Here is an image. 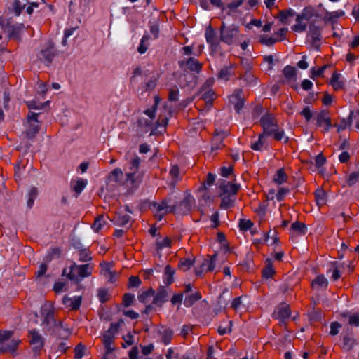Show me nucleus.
I'll return each instance as SVG.
<instances>
[{"instance_id":"8fccbe9b","label":"nucleus","mask_w":359,"mask_h":359,"mask_svg":"<svg viewBox=\"0 0 359 359\" xmlns=\"http://www.w3.org/2000/svg\"><path fill=\"white\" fill-rule=\"evenodd\" d=\"M294 15H295L294 11L292 9H290V8L288 10L280 11V13H279L280 20L281 21L282 23L286 24L287 18L289 17L293 16Z\"/></svg>"},{"instance_id":"ea45409f","label":"nucleus","mask_w":359,"mask_h":359,"mask_svg":"<svg viewBox=\"0 0 359 359\" xmlns=\"http://www.w3.org/2000/svg\"><path fill=\"white\" fill-rule=\"evenodd\" d=\"M171 247V240L168 237H165L163 239L157 238L156 241V251L159 253L160 251L165 248H170Z\"/></svg>"},{"instance_id":"c9c22d12","label":"nucleus","mask_w":359,"mask_h":359,"mask_svg":"<svg viewBox=\"0 0 359 359\" xmlns=\"http://www.w3.org/2000/svg\"><path fill=\"white\" fill-rule=\"evenodd\" d=\"M353 114V111H351L349 116L347 119L343 118L341 120V123L339 124L334 123L333 124V127L337 128V132L339 133L341 130H345L348 126H351L352 122V116Z\"/></svg>"},{"instance_id":"6ab92c4d","label":"nucleus","mask_w":359,"mask_h":359,"mask_svg":"<svg viewBox=\"0 0 359 359\" xmlns=\"http://www.w3.org/2000/svg\"><path fill=\"white\" fill-rule=\"evenodd\" d=\"M342 344L341 348L345 351H350L355 344V339L351 331L344 332L341 336Z\"/></svg>"},{"instance_id":"f704fd0d","label":"nucleus","mask_w":359,"mask_h":359,"mask_svg":"<svg viewBox=\"0 0 359 359\" xmlns=\"http://www.w3.org/2000/svg\"><path fill=\"white\" fill-rule=\"evenodd\" d=\"M328 285V281L323 275L318 276L311 283L313 288L323 287L326 289Z\"/></svg>"},{"instance_id":"13d9d810","label":"nucleus","mask_w":359,"mask_h":359,"mask_svg":"<svg viewBox=\"0 0 359 359\" xmlns=\"http://www.w3.org/2000/svg\"><path fill=\"white\" fill-rule=\"evenodd\" d=\"M278 41V40L277 39H275L273 37H268L267 36H262L259 41L262 45H266L267 46H272Z\"/></svg>"},{"instance_id":"603ef678","label":"nucleus","mask_w":359,"mask_h":359,"mask_svg":"<svg viewBox=\"0 0 359 359\" xmlns=\"http://www.w3.org/2000/svg\"><path fill=\"white\" fill-rule=\"evenodd\" d=\"M135 300V295L132 293H125L123 296L122 304L124 307L130 306Z\"/></svg>"},{"instance_id":"69168bd1","label":"nucleus","mask_w":359,"mask_h":359,"mask_svg":"<svg viewBox=\"0 0 359 359\" xmlns=\"http://www.w3.org/2000/svg\"><path fill=\"white\" fill-rule=\"evenodd\" d=\"M142 283L140 278L138 276H130L128 279V287H138Z\"/></svg>"},{"instance_id":"7c9ffc66","label":"nucleus","mask_w":359,"mask_h":359,"mask_svg":"<svg viewBox=\"0 0 359 359\" xmlns=\"http://www.w3.org/2000/svg\"><path fill=\"white\" fill-rule=\"evenodd\" d=\"M175 273V270L170 265H167L165 267L164 275H163V278H164L163 281H164V283L167 286H169L174 282Z\"/></svg>"},{"instance_id":"a19ab883","label":"nucleus","mask_w":359,"mask_h":359,"mask_svg":"<svg viewBox=\"0 0 359 359\" xmlns=\"http://www.w3.org/2000/svg\"><path fill=\"white\" fill-rule=\"evenodd\" d=\"M154 294L155 290L151 287L149 290L144 291L141 294H140L137 298L140 302L143 304H147L150 298L154 297Z\"/></svg>"},{"instance_id":"9b49d317","label":"nucleus","mask_w":359,"mask_h":359,"mask_svg":"<svg viewBox=\"0 0 359 359\" xmlns=\"http://www.w3.org/2000/svg\"><path fill=\"white\" fill-rule=\"evenodd\" d=\"M194 198L190 195L186 196L180 203H175L173 205L176 207V212L182 215H187L190 212Z\"/></svg>"},{"instance_id":"b1692460","label":"nucleus","mask_w":359,"mask_h":359,"mask_svg":"<svg viewBox=\"0 0 359 359\" xmlns=\"http://www.w3.org/2000/svg\"><path fill=\"white\" fill-rule=\"evenodd\" d=\"M151 206L156 209L158 212H161L162 210H165V213H175L176 212V207H175L173 204L168 205L165 199L162 200L161 203L154 202L151 204Z\"/></svg>"},{"instance_id":"de8ad7c7","label":"nucleus","mask_w":359,"mask_h":359,"mask_svg":"<svg viewBox=\"0 0 359 359\" xmlns=\"http://www.w3.org/2000/svg\"><path fill=\"white\" fill-rule=\"evenodd\" d=\"M87 184V180L81 179L75 182L72 185V189L76 193L77 196L79 195Z\"/></svg>"},{"instance_id":"f8f14e48","label":"nucleus","mask_w":359,"mask_h":359,"mask_svg":"<svg viewBox=\"0 0 359 359\" xmlns=\"http://www.w3.org/2000/svg\"><path fill=\"white\" fill-rule=\"evenodd\" d=\"M240 185L233 184L224 180H221L219 184V188L221 190L222 195H230L236 196L240 189Z\"/></svg>"},{"instance_id":"a878e982","label":"nucleus","mask_w":359,"mask_h":359,"mask_svg":"<svg viewBox=\"0 0 359 359\" xmlns=\"http://www.w3.org/2000/svg\"><path fill=\"white\" fill-rule=\"evenodd\" d=\"M126 180L129 182L133 188H137L142 182V176L137 175L135 171L130 172L126 174Z\"/></svg>"},{"instance_id":"680f3d73","label":"nucleus","mask_w":359,"mask_h":359,"mask_svg":"<svg viewBox=\"0 0 359 359\" xmlns=\"http://www.w3.org/2000/svg\"><path fill=\"white\" fill-rule=\"evenodd\" d=\"M59 334H57V332H56V329L55 327H54L53 329V334L57 338H60V339H66L68 338L69 335V330L68 329H66V328H64L63 327V325H62V329L60 330V331L59 332Z\"/></svg>"},{"instance_id":"39448f33","label":"nucleus","mask_w":359,"mask_h":359,"mask_svg":"<svg viewBox=\"0 0 359 359\" xmlns=\"http://www.w3.org/2000/svg\"><path fill=\"white\" fill-rule=\"evenodd\" d=\"M74 269H77L79 276L82 278L88 277L92 274L93 266L90 264L76 265L74 262L70 266V271L67 274V278L75 283H79V279L74 273Z\"/></svg>"},{"instance_id":"e2e57ef3","label":"nucleus","mask_w":359,"mask_h":359,"mask_svg":"<svg viewBox=\"0 0 359 359\" xmlns=\"http://www.w3.org/2000/svg\"><path fill=\"white\" fill-rule=\"evenodd\" d=\"M123 323V320L120 319L117 323H111L107 332L115 335L118 332L120 326Z\"/></svg>"},{"instance_id":"864d4df0","label":"nucleus","mask_w":359,"mask_h":359,"mask_svg":"<svg viewBox=\"0 0 359 359\" xmlns=\"http://www.w3.org/2000/svg\"><path fill=\"white\" fill-rule=\"evenodd\" d=\"M13 12L16 16H19L25 7V4H22L20 0H14L13 3Z\"/></svg>"},{"instance_id":"6e6552de","label":"nucleus","mask_w":359,"mask_h":359,"mask_svg":"<svg viewBox=\"0 0 359 359\" xmlns=\"http://www.w3.org/2000/svg\"><path fill=\"white\" fill-rule=\"evenodd\" d=\"M43 323L49 326L50 328L55 327L57 334H60L59 332L62 329V321H57L54 317V310L48 309L43 311Z\"/></svg>"},{"instance_id":"423d86ee","label":"nucleus","mask_w":359,"mask_h":359,"mask_svg":"<svg viewBox=\"0 0 359 359\" xmlns=\"http://www.w3.org/2000/svg\"><path fill=\"white\" fill-rule=\"evenodd\" d=\"M313 9L311 8H305L300 14H298L296 18L297 24L292 27L293 31L302 32L306 30V24L302 22L303 20L310 21L313 16Z\"/></svg>"},{"instance_id":"49530a36","label":"nucleus","mask_w":359,"mask_h":359,"mask_svg":"<svg viewBox=\"0 0 359 359\" xmlns=\"http://www.w3.org/2000/svg\"><path fill=\"white\" fill-rule=\"evenodd\" d=\"M201 98L207 104L212 105V102L215 98V93L212 89L205 90L203 93Z\"/></svg>"},{"instance_id":"4d7b16f0","label":"nucleus","mask_w":359,"mask_h":359,"mask_svg":"<svg viewBox=\"0 0 359 359\" xmlns=\"http://www.w3.org/2000/svg\"><path fill=\"white\" fill-rule=\"evenodd\" d=\"M180 90L177 86L169 89L168 100L170 102H175L178 100Z\"/></svg>"},{"instance_id":"bf43d9fd","label":"nucleus","mask_w":359,"mask_h":359,"mask_svg":"<svg viewBox=\"0 0 359 359\" xmlns=\"http://www.w3.org/2000/svg\"><path fill=\"white\" fill-rule=\"evenodd\" d=\"M252 226L253 223L251 220H245L244 219L240 220L238 225L240 230L243 231H247L250 229Z\"/></svg>"},{"instance_id":"5fc2aeb1","label":"nucleus","mask_w":359,"mask_h":359,"mask_svg":"<svg viewBox=\"0 0 359 359\" xmlns=\"http://www.w3.org/2000/svg\"><path fill=\"white\" fill-rule=\"evenodd\" d=\"M332 278L334 281L339 280L341 278V273L339 271V264L338 262H334L332 263Z\"/></svg>"},{"instance_id":"f03ea898","label":"nucleus","mask_w":359,"mask_h":359,"mask_svg":"<svg viewBox=\"0 0 359 359\" xmlns=\"http://www.w3.org/2000/svg\"><path fill=\"white\" fill-rule=\"evenodd\" d=\"M41 113L29 111L27 115L26 130L25 134L28 139H33L39 132L41 128V122L39 117Z\"/></svg>"},{"instance_id":"79ce46f5","label":"nucleus","mask_w":359,"mask_h":359,"mask_svg":"<svg viewBox=\"0 0 359 359\" xmlns=\"http://www.w3.org/2000/svg\"><path fill=\"white\" fill-rule=\"evenodd\" d=\"M131 220V217L126 214L118 213L115 218V224L118 226H126Z\"/></svg>"},{"instance_id":"58836bf2","label":"nucleus","mask_w":359,"mask_h":359,"mask_svg":"<svg viewBox=\"0 0 359 359\" xmlns=\"http://www.w3.org/2000/svg\"><path fill=\"white\" fill-rule=\"evenodd\" d=\"M290 229L297 232L300 235H305L307 232V227L303 222L296 221L291 224Z\"/></svg>"},{"instance_id":"2eb2a0df","label":"nucleus","mask_w":359,"mask_h":359,"mask_svg":"<svg viewBox=\"0 0 359 359\" xmlns=\"http://www.w3.org/2000/svg\"><path fill=\"white\" fill-rule=\"evenodd\" d=\"M316 125L318 127L325 126L324 128V132L327 133L330 130L331 128L333 127V125L331 122V118L329 116V112L327 110H321L316 116Z\"/></svg>"},{"instance_id":"473e14b6","label":"nucleus","mask_w":359,"mask_h":359,"mask_svg":"<svg viewBox=\"0 0 359 359\" xmlns=\"http://www.w3.org/2000/svg\"><path fill=\"white\" fill-rule=\"evenodd\" d=\"M123 179V172L121 168H115L111 172H109L107 180L109 182H114L116 183H120L122 182Z\"/></svg>"},{"instance_id":"412c9836","label":"nucleus","mask_w":359,"mask_h":359,"mask_svg":"<svg viewBox=\"0 0 359 359\" xmlns=\"http://www.w3.org/2000/svg\"><path fill=\"white\" fill-rule=\"evenodd\" d=\"M29 342L34 346V349L35 351H40L43 346V341L41 335L35 330H33L29 332Z\"/></svg>"},{"instance_id":"3c124183","label":"nucleus","mask_w":359,"mask_h":359,"mask_svg":"<svg viewBox=\"0 0 359 359\" xmlns=\"http://www.w3.org/2000/svg\"><path fill=\"white\" fill-rule=\"evenodd\" d=\"M48 104V102L44 103H39L36 101H27L26 105L29 110H38L44 108Z\"/></svg>"},{"instance_id":"7ed1b4c3","label":"nucleus","mask_w":359,"mask_h":359,"mask_svg":"<svg viewBox=\"0 0 359 359\" xmlns=\"http://www.w3.org/2000/svg\"><path fill=\"white\" fill-rule=\"evenodd\" d=\"M219 32L220 41L226 44L231 45L235 42L240 31L238 25L232 24L229 26H226L225 23L222 22Z\"/></svg>"},{"instance_id":"0eeeda50","label":"nucleus","mask_w":359,"mask_h":359,"mask_svg":"<svg viewBox=\"0 0 359 359\" xmlns=\"http://www.w3.org/2000/svg\"><path fill=\"white\" fill-rule=\"evenodd\" d=\"M309 29L308 36L311 38V44L316 50H319L320 44L318 42L322 39V27L316 25L314 21H310Z\"/></svg>"},{"instance_id":"c756f323","label":"nucleus","mask_w":359,"mask_h":359,"mask_svg":"<svg viewBox=\"0 0 359 359\" xmlns=\"http://www.w3.org/2000/svg\"><path fill=\"white\" fill-rule=\"evenodd\" d=\"M266 264L262 269V274L264 278L268 279L272 278L276 273V271L273 266V262L270 259H266Z\"/></svg>"},{"instance_id":"393cba45","label":"nucleus","mask_w":359,"mask_h":359,"mask_svg":"<svg viewBox=\"0 0 359 359\" xmlns=\"http://www.w3.org/2000/svg\"><path fill=\"white\" fill-rule=\"evenodd\" d=\"M161 329L158 330V334L161 336V341L165 344L168 345L172 341L174 332L170 328H166L163 326Z\"/></svg>"},{"instance_id":"f3484780","label":"nucleus","mask_w":359,"mask_h":359,"mask_svg":"<svg viewBox=\"0 0 359 359\" xmlns=\"http://www.w3.org/2000/svg\"><path fill=\"white\" fill-rule=\"evenodd\" d=\"M291 314V311L288 304L285 302L281 303L274 311L272 316L275 319L283 322L285 319L289 318Z\"/></svg>"},{"instance_id":"2f4dec72","label":"nucleus","mask_w":359,"mask_h":359,"mask_svg":"<svg viewBox=\"0 0 359 359\" xmlns=\"http://www.w3.org/2000/svg\"><path fill=\"white\" fill-rule=\"evenodd\" d=\"M202 297L201 293L196 291L194 293L187 295L184 298V305L186 307L192 306L196 302L199 301Z\"/></svg>"},{"instance_id":"aec40b11","label":"nucleus","mask_w":359,"mask_h":359,"mask_svg":"<svg viewBox=\"0 0 359 359\" xmlns=\"http://www.w3.org/2000/svg\"><path fill=\"white\" fill-rule=\"evenodd\" d=\"M21 341L19 339H13L8 343H3L0 346V352L2 353H11L14 355Z\"/></svg>"},{"instance_id":"dca6fc26","label":"nucleus","mask_w":359,"mask_h":359,"mask_svg":"<svg viewBox=\"0 0 359 359\" xmlns=\"http://www.w3.org/2000/svg\"><path fill=\"white\" fill-rule=\"evenodd\" d=\"M216 259L217 254L208 255V258L203 259L200 268L196 270V275H201L204 271H212L215 268Z\"/></svg>"},{"instance_id":"0e129e2a","label":"nucleus","mask_w":359,"mask_h":359,"mask_svg":"<svg viewBox=\"0 0 359 359\" xmlns=\"http://www.w3.org/2000/svg\"><path fill=\"white\" fill-rule=\"evenodd\" d=\"M82 302L81 296L75 297L74 299H72L71 304H69V307L72 311H77L79 309Z\"/></svg>"},{"instance_id":"37998d69","label":"nucleus","mask_w":359,"mask_h":359,"mask_svg":"<svg viewBox=\"0 0 359 359\" xmlns=\"http://www.w3.org/2000/svg\"><path fill=\"white\" fill-rule=\"evenodd\" d=\"M283 74L288 81L296 80V69L290 65H287L283 69Z\"/></svg>"},{"instance_id":"4be33fe9","label":"nucleus","mask_w":359,"mask_h":359,"mask_svg":"<svg viewBox=\"0 0 359 359\" xmlns=\"http://www.w3.org/2000/svg\"><path fill=\"white\" fill-rule=\"evenodd\" d=\"M24 28V24H19L18 25H9L7 28L8 38L15 40H20L22 31Z\"/></svg>"},{"instance_id":"e433bc0d","label":"nucleus","mask_w":359,"mask_h":359,"mask_svg":"<svg viewBox=\"0 0 359 359\" xmlns=\"http://www.w3.org/2000/svg\"><path fill=\"white\" fill-rule=\"evenodd\" d=\"M315 198L318 205L321 206L325 204L327 201V194L322 189H318L315 191Z\"/></svg>"},{"instance_id":"20e7f679","label":"nucleus","mask_w":359,"mask_h":359,"mask_svg":"<svg viewBox=\"0 0 359 359\" xmlns=\"http://www.w3.org/2000/svg\"><path fill=\"white\" fill-rule=\"evenodd\" d=\"M56 53L57 50L54 43L51 41H48L40 50L37 55V57L41 62L49 66L52 63Z\"/></svg>"},{"instance_id":"338daca9","label":"nucleus","mask_w":359,"mask_h":359,"mask_svg":"<svg viewBox=\"0 0 359 359\" xmlns=\"http://www.w3.org/2000/svg\"><path fill=\"white\" fill-rule=\"evenodd\" d=\"M359 180V172H351L347 179V184L349 187L354 185Z\"/></svg>"},{"instance_id":"9d476101","label":"nucleus","mask_w":359,"mask_h":359,"mask_svg":"<svg viewBox=\"0 0 359 359\" xmlns=\"http://www.w3.org/2000/svg\"><path fill=\"white\" fill-rule=\"evenodd\" d=\"M179 66L185 71L189 70L190 72L198 74L201 71L203 65L198 60L189 57L187 60L179 61Z\"/></svg>"},{"instance_id":"1a4fd4ad","label":"nucleus","mask_w":359,"mask_h":359,"mask_svg":"<svg viewBox=\"0 0 359 359\" xmlns=\"http://www.w3.org/2000/svg\"><path fill=\"white\" fill-rule=\"evenodd\" d=\"M229 101L233 104L234 109L237 113H240L245 104V97L243 91L241 88H236L229 97Z\"/></svg>"},{"instance_id":"a211bd4d","label":"nucleus","mask_w":359,"mask_h":359,"mask_svg":"<svg viewBox=\"0 0 359 359\" xmlns=\"http://www.w3.org/2000/svg\"><path fill=\"white\" fill-rule=\"evenodd\" d=\"M168 293L165 286H159L155 292L152 303L158 306H162L168 301Z\"/></svg>"},{"instance_id":"774afa93","label":"nucleus","mask_w":359,"mask_h":359,"mask_svg":"<svg viewBox=\"0 0 359 359\" xmlns=\"http://www.w3.org/2000/svg\"><path fill=\"white\" fill-rule=\"evenodd\" d=\"M327 160L323 153H320L315 157V166L317 168H321L323 165L325 164Z\"/></svg>"},{"instance_id":"f257e3e1","label":"nucleus","mask_w":359,"mask_h":359,"mask_svg":"<svg viewBox=\"0 0 359 359\" xmlns=\"http://www.w3.org/2000/svg\"><path fill=\"white\" fill-rule=\"evenodd\" d=\"M259 123L263 129L262 133L264 135L273 136L276 141H280L284 138L285 144L289 142V137H285L284 130L278 126L277 120L273 114L266 112L262 116Z\"/></svg>"},{"instance_id":"5701e85b","label":"nucleus","mask_w":359,"mask_h":359,"mask_svg":"<svg viewBox=\"0 0 359 359\" xmlns=\"http://www.w3.org/2000/svg\"><path fill=\"white\" fill-rule=\"evenodd\" d=\"M236 68V64H230L228 67L222 68L217 74V79L227 81L231 76L234 74V69Z\"/></svg>"},{"instance_id":"c85d7f7f","label":"nucleus","mask_w":359,"mask_h":359,"mask_svg":"<svg viewBox=\"0 0 359 359\" xmlns=\"http://www.w3.org/2000/svg\"><path fill=\"white\" fill-rule=\"evenodd\" d=\"M250 69V67H249ZM239 79H243L246 86L256 85L257 79L250 69H247L244 74H241L238 76Z\"/></svg>"},{"instance_id":"09e8293b","label":"nucleus","mask_w":359,"mask_h":359,"mask_svg":"<svg viewBox=\"0 0 359 359\" xmlns=\"http://www.w3.org/2000/svg\"><path fill=\"white\" fill-rule=\"evenodd\" d=\"M105 224V221L104 220V216L103 215H99L97 217L92 225V229L95 232H99L100 230L103 227V226Z\"/></svg>"},{"instance_id":"bb28decb","label":"nucleus","mask_w":359,"mask_h":359,"mask_svg":"<svg viewBox=\"0 0 359 359\" xmlns=\"http://www.w3.org/2000/svg\"><path fill=\"white\" fill-rule=\"evenodd\" d=\"M341 74L334 72L332 76L330 84L332 85L334 90H339L345 88V82L339 80Z\"/></svg>"},{"instance_id":"72a5a7b5","label":"nucleus","mask_w":359,"mask_h":359,"mask_svg":"<svg viewBox=\"0 0 359 359\" xmlns=\"http://www.w3.org/2000/svg\"><path fill=\"white\" fill-rule=\"evenodd\" d=\"M267 137V135L262 133L259 135L258 140L251 144L250 148L254 151H261L266 143Z\"/></svg>"},{"instance_id":"052dcab7","label":"nucleus","mask_w":359,"mask_h":359,"mask_svg":"<svg viewBox=\"0 0 359 359\" xmlns=\"http://www.w3.org/2000/svg\"><path fill=\"white\" fill-rule=\"evenodd\" d=\"M79 256V260L80 262H86L92 260L90 252L86 249L80 250Z\"/></svg>"},{"instance_id":"cd10ccee","label":"nucleus","mask_w":359,"mask_h":359,"mask_svg":"<svg viewBox=\"0 0 359 359\" xmlns=\"http://www.w3.org/2000/svg\"><path fill=\"white\" fill-rule=\"evenodd\" d=\"M222 200L220 203V208L227 210L234 205V203L236 201V196H230V195H222L219 194Z\"/></svg>"},{"instance_id":"c03bdc74","label":"nucleus","mask_w":359,"mask_h":359,"mask_svg":"<svg viewBox=\"0 0 359 359\" xmlns=\"http://www.w3.org/2000/svg\"><path fill=\"white\" fill-rule=\"evenodd\" d=\"M194 262V258L193 259L190 258L180 259L178 263V268L183 271H187L190 269Z\"/></svg>"},{"instance_id":"4c0bfd02","label":"nucleus","mask_w":359,"mask_h":359,"mask_svg":"<svg viewBox=\"0 0 359 359\" xmlns=\"http://www.w3.org/2000/svg\"><path fill=\"white\" fill-rule=\"evenodd\" d=\"M288 180V176L285 173L284 168H280L277 170L276 173L273 177V181L278 184H282L286 182Z\"/></svg>"},{"instance_id":"6e6d98bb","label":"nucleus","mask_w":359,"mask_h":359,"mask_svg":"<svg viewBox=\"0 0 359 359\" xmlns=\"http://www.w3.org/2000/svg\"><path fill=\"white\" fill-rule=\"evenodd\" d=\"M97 297L101 303H105L109 299L108 290L105 288H100L98 290Z\"/></svg>"},{"instance_id":"4468645a","label":"nucleus","mask_w":359,"mask_h":359,"mask_svg":"<svg viewBox=\"0 0 359 359\" xmlns=\"http://www.w3.org/2000/svg\"><path fill=\"white\" fill-rule=\"evenodd\" d=\"M205 36L212 50L217 51L219 47V41L217 39L215 30L210 25L205 29Z\"/></svg>"},{"instance_id":"a18cd8bd","label":"nucleus","mask_w":359,"mask_h":359,"mask_svg":"<svg viewBox=\"0 0 359 359\" xmlns=\"http://www.w3.org/2000/svg\"><path fill=\"white\" fill-rule=\"evenodd\" d=\"M343 318H348V324L354 326L359 327V313H355L352 315H349L348 313H341Z\"/></svg>"},{"instance_id":"ddd939ff","label":"nucleus","mask_w":359,"mask_h":359,"mask_svg":"<svg viewBox=\"0 0 359 359\" xmlns=\"http://www.w3.org/2000/svg\"><path fill=\"white\" fill-rule=\"evenodd\" d=\"M227 137V133L224 130L219 131L216 129L213 133L211 142L212 151L222 149L224 147V140Z\"/></svg>"}]
</instances>
